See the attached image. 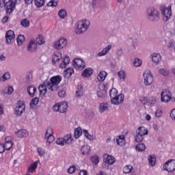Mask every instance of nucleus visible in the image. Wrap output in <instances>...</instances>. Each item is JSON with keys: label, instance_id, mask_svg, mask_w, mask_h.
Masks as SVG:
<instances>
[{"label": "nucleus", "instance_id": "f257e3e1", "mask_svg": "<svg viewBox=\"0 0 175 175\" xmlns=\"http://www.w3.org/2000/svg\"><path fill=\"white\" fill-rule=\"evenodd\" d=\"M118 91L116 89H111L109 91V96L111 98V103L112 105H118L124 102V94H119L114 96V94H117Z\"/></svg>", "mask_w": 175, "mask_h": 175}, {"label": "nucleus", "instance_id": "f03ea898", "mask_svg": "<svg viewBox=\"0 0 175 175\" xmlns=\"http://www.w3.org/2000/svg\"><path fill=\"white\" fill-rule=\"evenodd\" d=\"M90 22L89 20H82L79 21L77 23V28L76 29V33L80 35L81 33H83L85 32L87 29H88V27H90Z\"/></svg>", "mask_w": 175, "mask_h": 175}, {"label": "nucleus", "instance_id": "7ed1b4c3", "mask_svg": "<svg viewBox=\"0 0 175 175\" xmlns=\"http://www.w3.org/2000/svg\"><path fill=\"white\" fill-rule=\"evenodd\" d=\"M3 6L5 8L6 13L10 14L14 10L16 3L12 0L8 1L7 3H5V0H0V8H3Z\"/></svg>", "mask_w": 175, "mask_h": 175}, {"label": "nucleus", "instance_id": "20e7f679", "mask_svg": "<svg viewBox=\"0 0 175 175\" xmlns=\"http://www.w3.org/2000/svg\"><path fill=\"white\" fill-rule=\"evenodd\" d=\"M147 17L150 21H158L159 20V12L153 8H148L147 10Z\"/></svg>", "mask_w": 175, "mask_h": 175}, {"label": "nucleus", "instance_id": "39448f33", "mask_svg": "<svg viewBox=\"0 0 175 175\" xmlns=\"http://www.w3.org/2000/svg\"><path fill=\"white\" fill-rule=\"evenodd\" d=\"M72 142V135L68 134L63 138H58L56 140V144L58 146H64L65 144H70Z\"/></svg>", "mask_w": 175, "mask_h": 175}, {"label": "nucleus", "instance_id": "423d86ee", "mask_svg": "<svg viewBox=\"0 0 175 175\" xmlns=\"http://www.w3.org/2000/svg\"><path fill=\"white\" fill-rule=\"evenodd\" d=\"M24 111H25V104H24V101H17L16 107L15 109V115L18 117L21 116Z\"/></svg>", "mask_w": 175, "mask_h": 175}, {"label": "nucleus", "instance_id": "0eeeda50", "mask_svg": "<svg viewBox=\"0 0 175 175\" xmlns=\"http://www.w3.org/2000/svg\"><path fill=\"white\" fill-rule=\"evenodd\" d=\"M66 44H68V40L60 38L58 41L54 42L53 47L56 50H62L64 47H66Z\"/></svg>", "mask_w": 175, "mask_h": 175}, {"label": "nucleus", "instance_id": "6e6552de", "mask_svg": "<svg viewBox=\"0 0 175 175\" xmlns=\"http://www.w3.org/2000/svg\"><path fill=\"white\" fill-rule=\"evenodd\" d=\"M164 170H166L169 173L174 172L175 170V160H168L163 165Z\"/></svg>", "mask_w": 175, "mask_h": 175}, {"label": "nucleus", "instance_id": "1a4fd4ad", "mask_svg": "<svg viewBox=\"0 0 175 175\" xmlns=\"http://www.w3.org/2000/svg\"><path fill=\"white\" fill-rule=\"evenodd\" d=\"M72 65L75 69L83 70L85 68V62L80 58H76L72 61Z\"/></svg>", "mask_w": 175, "mask_h": 175}, {"label": "nucleus", "instance_id": "9d476101", "mask_svg": "<svg viewBox=\"0 0 175 175\" xmlns=\"http://www.w3.org/2000/svg\"><path fill=\"white\" fill-rule=\"evenodd\" d=\"M161 13L163 14V21H167V20L172 17V6L170 5L167 8L161 9Z\"/></svg>", "mask_w": 175, "mask_h": 175}, {"label": "nucleus", "instance_id": "9b49d317", "mask_svg": "<svg viewBox=\"0 0 175 175\" xmlns=\"http://www.w3.org/2000/svg\"><path fill=\"white\" fill-rule=\"evenodd\" d=\"M14 38H16L14 31L12 30L8 31L5 33L6 44H11L12 43H13V41L14 40Z\"/></svg>", "mask_w": 175, "mask_h": 175}, {"label": "nucleus", "instance_id": "f8f14e48", "mask_svg": "<svg viewBox=\"0 0 175 175\" xmlns=\"http://www.w3.org/2000/svg\"><path fill=\"white\" fill-rule=\"evenodd\" d=\"M144 84L146 85H151L152 81H154V78L151 75V72L149 71L148 72L144 73Z\"/></svg>", "mask_w": 175, "mask_h": 175}, {"label": "nucleus", "instance_id": "ddd939ff", "mask_svg": "<svg viewBox=\"0 0 175 175\" xmlns=\"http://www.w3.org/2000/svg\"><path fill=\"white\" fill-rule=\"evenodd\" d=\"M27 50L29 53H35V51L38 50V44L35 42L34 40H30L27 45Z\"/></svg>", "mask_w": 175, "mask_h": 175}, {"label": "nucleus", "instance_id": "4468645a", "mask_svg": "<svg viewBox=\"0 0 175 175\" xmlns=\"http://www.w3.org/2000/svg\"><path fill=\"white\" fill-rule=\"evenodd\" d=\"M44 85H46L47 88L50 90V91H57L59 86L57 83H51L50 81L46 80L44 81Z\"/></svg>", "mask_w": 175, "mask_h": 175}, {"label": "nucleus", "instance_id": "2eb2a0df", "mask_svg": "<svg viewBox=\"0 0 175 175\" xmlns=\"http://www.w3.org/2000/svg\"><path fill=\"white\" fill-rule=\"evenodd\" d=\"M15 135H16L17 137L19 139H23V137H27L29 133L25 129H20L18 131L15 132Z\"/></svg>", "mask_w": 175, "mask_h": 175}, {"label": "nucleus", "instance_id": "dca6fc26", "mask_svg": "<svg viewBox=\"0 0 175 175\" xmlns=\"http://www.w3.org/2000/svg\"><path fill=\"white\" fill-rule=\"evenodd\" d=\"M106 92H107L106 87H105V85H100L96 94L98 98H104L105 95H106Z\"/></svg>", "mask_w": 175, "mask_h": 175}, {"label": "nucleus", "instance_id": "f3484780", "mask_svg": "<svg viewBox=\"0 0 175 175\" xmlns=\"http://www.w3.org/2000/svg\"><path fill=\"white\" fill-rule=\"evenodd\" d=\"M92 73H94V70L91 68H85L81 74L82 77H91L92 76Z\"/></svg>", "mask_w": 175, "mask_h": 175}, {"label": "nucleus", "instance_id": "a211bd4d", "mask_svg": "<svg viewBox=\"0 0 175 175\" xmlns=\"http://www.w3.org/2000/svg\"><path fill=\"white\" fill-rule=\"evenodd\" d=\"M68 110V103L62 101L59 103V113H66Z\"/></svg>", "mask_w": 175, "mask_h": 175}, {"label": "nucleus", "instance_id": "6ab92c4d", "mask_svg": "<svg viewBox=\"0 0 175 175\" xmlns=\"http://www.w3.org/2000/svg\"><path fill=\"white\" fill-rule=\"evenodd\" d=\"M62 81V77H61L60 75H56L54 77H52L50 79V83L52 84H59V83H61V81Z\"/></svg>", "mask_w": 175, "mask_h": 175}, {"label": "nucleus", "instance_id": "aec40b11", "mask_svg": "<svg viewBox=\"0 0 175 175\" xmlns=\"http://www.w3.org/2000/svg\"><path fill=\"white\" fill-rule=\"evenodd\" d=\"M111 50V44H109L107 46L104 48L101 51L98 53V57H103V55H106Z\"/></svg>", "mask_w": 175, "mask_h": 175}, {"label": "nucleus", "instance_id": "412c9836", "mask_svg": "<svg viewBox=\"0 0 175 175\" xmlns=\"http://www.w3.org/2000/svg\"><path fill=\"white\" fill-rule=\"evenodd\" d=\"M75 73V70L72 68H68L64 72V76L66 79H69L72 76V74Z\"/></svg>", "mask_w": 175, "mask_h": 175}, {"label": "nucleus", "instance_id": "4be33fe9", "mask_svg": "<svg viewBox=\"0 0 175 175\" xmlns=\"http://www.w3.org/2000/svg\"><path fill=\"white\" fill-rule=\"evenodd\" d=\"M103 162L107 165H113L116 162V158L113 156H107L106 159H103Z\"/></svg>", "mask_w": 175, "mask_h": 175}, {"label": "nucleus", "instance_id": "5701e85b", "mask_svg": "<svg viewBox=\"0 0 175 175\" xmlns=\"http://www.w3.org/2000/svg\"><path fill=\"white\" fill-rule=\"evenodd\" d=\"M27 92L31 98H33L35 96V92H36V88L30 85L27 87Z\"/></svg>", "mask_w": 175, "mask_h": 175}, {"label": "nucleus", "instance_id": "b1692460", "mask_svg": "<svg viewBox=\"0 0 175 175\" xmlns=\"http://www.w3.org/2000/svg\"><path fill=\"white\" fill-rule=\"evenodd\" d=\"M137 134L140 135L142 136L148 135V130H147V129H146V127L144 126L139 127L138 131H137Z\"/></svg>", "mask_w": 175, "mask_h": 175}, {"label": "nucleus", "instance_id": "393cba45", "mask_svg": "<svg viewBox=\"0 0 175 175\" xmlns=\"http://www.w3.org/2000/svg\"><path fill=\"white\" fill-rule=\"evenodd\" d=\"M38 162H39V160L36 161L31 164L30 167L28 168L29 173H33V172H35V170H36V169L38 168Z\"/></svg>", "mask_w": 175, "mask_h": 175}, {"label": "nucleus", "instance_id": "a878e982", "mask_svg": "<svg viewBox=\"0 0 175 175\" xmlns=\"http://www.w3.org/2000/svg\"><path fill=\"white\" fill-rule=\"evenodd\" d=\"M107 76V72H106L105 70H103L99 72V74L98 75L97 79L98 81H105V79H106Z\"/></svg>", "mask_w": 175, "mask_h": 175}, {"label": "nucleus", "instance_id": "bb28decb", "mask_svg": "<svg viewBox=\"0 0 175 175\" xmlns=\"http://www.w3.org/2000/svg\"><path fill=\"white\" fill-rule=\"evenodd\" d=\"M152 59L154 64H158L160 62L161 59H162V57L159 53H153L152 55Z\"/></svg>", "mask_w": 175, "mask_h": 175}, {"label": "nucleus", "instance_id": "cd10ccee", "mask_svg": "<svg viewBox=\"0 0 175 175\" xmlns=\"http://www.w3.org/2000/svg\"><path fill=\"white\" fill-rule=\"evenodd\" d=\"M161 102H165V103L170 101V96L165 92H161Z\"/></svg>", "mask_w": 175, "mask_h": 175}, {"label": "nucleus", "instance_id": "c85d7f7f", "mask_svg": "<svg viewBox=\"0 0 175 175\" xmlns=\"http://www.w3.org/2000/svg\"><path fill=\"white\" fill-rule=\"evenodd\" d=\"M135 150L138 152H143L146 150V145L144 144H138L135 146Z\"/></svg>", "mask_w": 175, "mask_h": 175}, {"label": "nucleus", "instance_id": "c756f323", "mask_svg": "<svg viewBox=\"0 0 175 175\" xmlns=\"http://www.w3.org/2000/svg\"><path fill=\"white\" fill-rule=\"evenodd\" d=\"M91 148H90V146H83L81 149V153L83 155H88L90 154V151Z\"/></svg>", "mask_w": 175, "mask_h": 175}, {"label": "nucleus", "instance_id": "7c9ffc66", "mask_svg": "<svg viewBox=\"0 0 175 175\" xmlns=\"http://www.w3.org/2000/svg\"><path fill=\"white\" fill-rule=\"evenodd\" d=\"M109 109V105L107 103H100L99 105L100 113H104Z\"/></svg>", "mask_w": 175, "mask_h": 175}, {"label": "nucleus", "instance_id": "2f4dec72", "mask_svg": "<svg viewBox=\"0 0 175 175\" xmlns=\"http://www.w3.org/2000/svg\"><path fill=\"white\" fill-rule=\"evenodd\" d=\"M81 135H83V130H81V128L78 127L75 129L74 132V136L75 139H79Z\"/></svg>", "mask_w": 175, "mask_h": 175}, {"label": "nucleus", "instance_id": "473e14b6", "mask_svg": "<svg viewBox=\"0 0 175 175\" xmlns=\"http://www.w3.org/2000/svg\"><path fill=\"white\" fill-rule=\"evenodd\" d=\"M61 53H55L52 57V64H55L56 62H59V59H61Z\"/></svg>", "mask_w": 175, "mask_h": 175}, {"label": "nucleus", "instance_id": "72a5a7b5", "mask_svg": "<svg viewBox=\"0 0 175 175\" xmlns=\"http://www.w3.org/2000/svg\"><path fill=\"white\" fill-rule=\"evenodd\" d=\"M44 139L46 140V146H50V144H51V143L54 142V136L53 135H47V137L44 135Z\"/></svg>", "mask_w": 175, "mask_h": 175}, {"label": "nucleus", "instance_id": "f704fd0d", "mask_svg": "<svg viewBox=\"0 0 175 175\" xmlns=\"http://www.w3.org/2000/svg\"><path fill=\"white\" fill-rule=\"evenodd\" d=\"M17 44L18 46L23 44L25 42V37L23 34H20L16 38Z\"/></svg>", "mask_w": 175, "mask_h": 175}, {"label": "nucleus", "instance_id": "c9c22d12", "mask_svg": "<svg viewBox=\"0 0 175 175\" xmlns=\"http://www.w3.org/2000/svg\"><path fill=\"white\" fill-rule=\"evenodd\" d=\"M148 162L150 166H154L155 162H157V158L155 157V156L150 155L148 157Z\"/></svg>", "mask_w": 175, "mask_h": 175}, {"label": "nucleus", "instance_id": "e433bc0d", "mask_svg": "<svg viewBox=\"0 0 175 175\" xmlns=\"http://www.w3.org/2000/svg\"><path fill=\"white\" fill-rule=\"evenodd\" d=\"M133 167L131 165H127L123 168V172L124 174H128L132 172Z\"/></svg>", "mask_w": 175, "mask_h": 175}, {"label": "nucleus", "instance_id": "4c0bfd02", "mask_svg": "<svg viewBox=\"0 0 175 175\" xmlns=\"http://www.w3.org/2000/svg\"><path fill=\"white\" fill-rule=\"evenodd\" d=\"M36 44H44V43H46V40H44L42 36H39L36 39Z\"/></svg>", "mask_w": 175, "mask_h": 175}, {"label": "nucleus", "instance_id": "58836bf2", "mask_svg": "<svg viewBox=\"0 0 175 175\" xmlns=\"http://www.w3.org/2000/svg\"><path fill=\"white\" fill-rule=\"evenodd\" d=\"M83 134H84V136L88 139V140H95L96 139L95 136H93L91 134H90L88 133V131L87 130H83Z\"/></svg>", "mask_w": 175, "mask_h": 175}, {"label": "nucleus", "instance_id": "ea45409f", "mask_svg": "<svg viewBox=\"0 0 175 175\" xmlns=\"http://www.w3.org/2000/svg\"><path fill=\"white\" fill-rule=\"evenodd\" d=\"M118 76L120 79V80H122V81H125V79L126 77V75L125 74V71L120 70L118 72Z\"/></svg>", "mask_w": 175, "mask_h": 175}, {"label": "nucleus", "instance_id": "a19ab883", "mask_svg": "<svg viewBox=\"0 0 175 175\" xmlns=\"http://www.w3.org/2000/svg\"><path fill=\"white\" fill-rule=\"evenodd\" d=\"M155 103H157V98L154 96L151 97L147 101V104L148 105V106H150L151 107H152V106H154V105H155Z\"/></svg>", "mask_w": 175, "mask_h": 175}, {"label": "nucleus", "instance_id": "79ce46f5", "mask_svg": "<svg viewBox=\"0 0 175 175\" xmlns=\"http://www.w3.org/2000/svg\"><path fill=\"white\" fill-rule=\"evenodd\" d=\"M3 146L5 150H7V151H9V150H10V148L13 147V144L12 143V141H7L4 144Z\"/></svg>", "mask_w": 175, "mask_h": 175}, {"label": "nucleus", "instance_id": "37998d69", "mask_svg": "<svg viewBox=\"0 0 175 175\" xmlns=\"http://www.w3.org/2000/svg\"><path fill=\"white\" fill-rule=\"evenodd\" d=\"M34 3L36 8H42L44 6V0H34Z\"/></svg>", "mask_w": 175, "mask_h": 175}, {"label": "nucleus", "instance_id": "c03bdc74", "mask_svg": "<svg viewBox=\"0 0 175 175\" xmlns=\"http://www.w3.org/2000/svg\"><path fill=\"white\" fill-rule=\"evenodd\" d=\"M58 5V1L57 0H51L46 5L48 7L55 8Z\"/></svg>", "mask_w": 175, "mask_h": 175}, {"label": "nucleus", "instance_id": "a18cd8bd", "mask_svg": "<svg viewBox=\"0 0 175 175\" xmlns=\"http://www.w3.org/2000/svg\"><path fill=\"white\" fill-rule=\"evenodd\" d=\"M58 16L60 17V18H64L66 17V10L62 9L58 12Z\"/></svg>", "mask_w": 175, "mask_h": 175}, {"label": "nucleus", "instance_id": "49530a36", "mask_svg": "<svg viewBox=\"0 0 175 175\" xmlns=\"http://www.w3.org/2000/svg\"><path fill=\"white\" fill-rule=\"evenodd\" d=\"M21 24L25 28H27V27H29V21H28V19H27V18L22 19Z\"/></svg>", "mask_w": 175, "mask_h": 175}, {"label": "nucleus", "instance_id": "de8ad7c7", "mask_svg": "<svg viewBox=\"0 0 175 175\" xmlns=\"http://www.w3.org/2000/svg\"><path fill=\"white\" fill-rule=\"evenodd\" d=\"M142 59H139V58H135L134 59L133 62V65L135 67H139V66H142Z\"/></svg>", "mask_w": 175, "mask_h": 175}, {"label": "nucleus", "instance_id": "09e8293b", "mask_svg": "<svg viewBox=\"0 0 175 175\" xmlns=\"http://www.w3.org/2000/svg\"><path fill=\"white\" fill-rule=\"evenodd\" d=\"M91 161L94 165H96L97 163H99V157L98 156H93L91 157Z\"/></svg>", "mask_w": 175, "mask_h": 175}, {"label": "nucleus", "instance_id": "8fccbe9b", "mask_svg": "<svg viewBox=\"0 0 175 175\" xmlns=\"http://www.w3.org/2000/svg\"><path fill=\"white\" fill-rule=\"evenodd\" d=\"M53 127L49 126L46 129V133H45V137H47L49 135H53Z\"/></svg>", "mask_w": 175, "mask_h": 175}, {"label": "nucleus", "instance_id": "3c124183", "mask_svg": "<svg viewBox=\"0 0 175 175\" xmlns=\"http://www.w3.org/2000/svg\"><path fill=\"white\" fill-rule=\"evenodd\" d=\"M160 75H162L163 76H169V70H165V68H161L159 70Z\"/></svg>", "mask_w": 175, "mask_h": 175}, {"label": "nucleus", "instance_id": "603ef678", "mask_svg": "<svg viewBox=\"0 0 175 175\" xmlns=\"http://www.w3.org/2000/svg\"><path fill=\"white\" fill-rule=\"evenodd\" d=\"M143 135H140V134H137L136 135L135 137V141L137 143H141V142H143Z\"/></svg>", "mask_w": 175, "mask_h": 175}, {"label": "nucleus", "instance_id": "864d4df0", "mask_svg": "<svg viewBox=\"0 0 175 175\" xmlns=\"http://www.w3.org/2000/svg\"><path fill=\"white\" fill-rule=\"evenodd\" d=\"M38 103H39V98L36 97V98H33L30 103L31 107H32V106H35V105H38Z\"/></svg>", "mask_w": 175, "mask_h": 175}, {"label": "nucleus", "instance_id": "5fc2aeb1", "mask_svg": "<svg viewBox=\"0 0 175 175\" xmlns=\"http://www.w3.org/2000/svg\"><path fill=\"white\" fill-rule=\"evenodd\" d=\"M1 78L3 79V81H6V80H9L10 79V73L5 72Z\"/></svg>", "mask_w": 175, "mask_h": 175}, {"label": "nucleus", "instance_id": "6e6d98bb", "mask_svg": "<svg viewBox=\"0 0 175 175\" xmlns=\"http://www.w3.org/2000/svg\"><path fill=\"white\" fill-rule=\"evenodd\" d=\"M76 170V166L72 165L68 169V172L70 174H73V172Z\"/></svg>", "mask_w": 175, "mask_h": 175}, {"label": "nucleus", "instance_id": "4d7b16f0", "mask_svg": "<svg viewBox=\"0 0 175 175\" xmlns=\"http://www.w3.org/2000/svg\"><path fill=\"white\" fill-rule=\"evenodd\" d=\"M76 96L79 97V96H83V90H81V89H78L76 91L75 93Z\"/></svg>", "mask_w": 175, "mask_h": 175}, {"label": "nucleus", "instance_id": "13d9d810", "mask_svg": "<svg viewBox=\"0 0 175 175\" xmlns=\"http://www.w3.org/2000/svg\"><path fill=\"white\" fill-rule=\"evenodd\" d=\"M53 111H59V103H56L55 105H53Z\"/></svg>", "mask_w": 175, "mask_h": 175}, {"label": "nucleus", "instance_id": "bf43d9fd", "mask_svg": "<svg viewBox=\"0 0 175 175\" xmlns=\"http://www.w3.org/2000/svg\"><path fill=\"white\" fill-rule=\"evenodd\" d=\"M63 62L67 65H68V64L70 63V59L69 58V56H66L64 59H63Z\"/></svg>", "mask_w": 175, "mask_h": 175}, {"label": "nucleus", "instance_id": "052dcab7", "mask_svg": "<svg viewBox=\"0 0 175 175\" xmlns=\"http://www.w3.org/2000/svg\"><path fill=\"white\" fill-rule=\"evenodd\" d=\"M66 94V92H65V90H61L58 92L59 98H65Z\"/></svg>", "mask_w": 175, "mask_h": 175}, {"label": "nucleus", "instance_id": "680f3d73", "mask_svg": "<svg viewBox=\"0 0 175 175\" xmlns=\"http://www.w3.org/2000/svg\"><path fill=\"white\" fill-rule=\"evenodd\" d=\"M31 79H32V76L31 75H26V77L25 78V83H30Z\"/></svg>", "mask_w": 175, "mask_h": 175}, {"label": "nucleus", "instance_id": "e2e57ef3", "mask_svg": "<svg viewBox=\"0 0 175 175\" xmlns=\"http://www.w3.org/2000/svg\"><path fill=\"white\" fill-rule=\"evenodd\" d=\"M40 88H42V91H44V94L47 92V85H44V82L42 85H40Z\"/></svg>", "mask_w": 175, "mask_h": 175}, {"label": "nucleus", "instance_id": "0e129e2a", "mask_svg": "<svg viewBox=\"0 0 175 175\" xmlns=\"http://www.w3.org/2000/svg\"><path fill=\"white\" fill-rule=\"evenodd\" d=\"M122 54H123V51H122V49H118L117 51H116V55L118 57H122Z\"/></svg>", "mask_w": 175, "mask_h": 175}, {"label": "nucleus", "instance_id": "69168bd1", "mask_svg": "<svg viewBox=\"0 0 175 175\" xmlns=\"http://www.w3.org/2000/svg\"><path fill=\"white\" fill-rule=\"evenodd\" d=\"M170 117L172 120H175V109H173L170 113Z\"/></svg>", "mask_w": 175, "mask_h": 175}, {"label": "nucleus", "instance_id": "338daca9", "mask_svg": "<svg viewBox=\"0 0 175 175\" xmlns=\"http://www.w3.org/2000/svg\"><path fill=\"white\" fill-rule=\"evenodd\" d=\"M155 116L157 117H161V116H162V111L157 110L156 112H155Z\"/></svg>", "mask_w": 175, "mask_h": 175}, {"label": "nucleus", "instance_id": "774afa93", "mask_svg": "<svg viewBox=\"0 0 175 175\" xmlns=\"http://www.w3.org/2000/svg\"><path fill=\"white\" fill-rule=\"evenodd\" d=\"M88 174V172H87V170H82L79 172V175H87Z\"/></svg>", "mask_w": 175, "mask_h": 175}]
</instances>
